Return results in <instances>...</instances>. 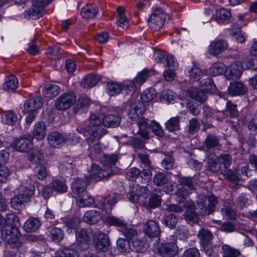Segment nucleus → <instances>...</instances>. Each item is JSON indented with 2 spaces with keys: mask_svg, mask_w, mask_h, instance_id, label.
<instances>
[{
  "mask_svg": "<svg viewBox=\"0 0 257 257\" xmlns=\"http://www.w3.org/2000/svg\"><path fill=\"white\" fill-rule=\"evenodd\" d=\"M231 18L230 12L224 8H221L216 10L215 20L219 24L223 23L228 21Z\"/></svg>",
  "mask_w": 257,
  "mask_h": 257,
  "instance_id": "31",
  "label": "nucleus"
},
{
  "mask_svg": "<svg viewBox=\"0 0 257 257\" xmlns=\"http://www.w3.org/2000/svg\"><path fill=\"white\" fill-rule=\"evenodd\" d=\"M64 233L62 229L58 227H54L50 230V237L52 240L55 242H59L64 238Z\"/></svg>",
  "mask_w": 257,
  "mask_h": 257,
  "instance_id": "54",
  "label": "nucleus"
},
{
  "mask_svg": "<svg viewBox=\"0 0 257 257\" xmlns=\"http://www.w3.org/2000/svg\"><path fill=\"white\" fill-rule=\"evenodd\" d=\"M89 175L91 179L98 181L102 178L109 177L112 174L108 171L101 170L98 165L93 164L89 172Z\"/></svg>",
  "mask_w": 257,
  "mask_h": 257,
  "instance_id": "19",
  "label": "nucleus"
},
{
  "mask_svg": "<svg viewBox=\"0 0 257 257\" xmlns=\"http://www.w3.org/2000/svg\"><path fill=\"white\" fill-rule=\"evenodd\" d=\"M117 247L122 252H129L131 249V242L124 238H119L117 240Z\"/></svg>",
  "mask_w": 257,
  "mask_h": 257,
  "instance_id": "59",
  "label": "nucleus"
},
{
  "mask_svg": "<svg viewBox=\"0 0 257 257\" xmlns=\"http://www.w3.org/2000/svg\"><path fill=\"white\" fill-rule=\"evenodd\" d=\"M144 231L150 237H157L161 233V229L157 222L150 220L144 225Z\"/></svg>",
  "mask_w": 257,
  "mask_h": 257,
  "instance_id": "15",
  "label": "nucleus"
},
{
  "mask_svg": "<svg viewBox=\"0 0 257 257\" xmlns=\"http://www.w3.org/2000/svg\"><path fill=\"white\" fill-rule=\"evenodd\" d=\"M157 95V92L153 88H150L144 90L141 95V98L145 102H149L154 99Z\"/></svg>",
  "mask_w": 257,
  "mask_h": 257,
  "instance_id": "52",
  "label": "nucleus"
},
{
  "mask_svg": "<svg viewBox=\"0 0 257 257\" xmlns=\"http://www.w3.org/2000/svg\"><path fill=\"white\" fill-rule=\"evenodd\" d=\"M179 117H173L169 119L166 123V128L170 132H174L179 129Z\"/></svg>",
  "mask_w": 257,
  "mask_h": 257,
  "instance_id": "53",
  "label": "nucleus"
},
{
  "mask_svg": "<svg viewBox=\"0 0 257 257\" xmlns=\"http://www.w3.org/2000/svg\"><path fill=\"white\" fill-rule=\"evenodd\" d=\"M80 222L81 219L79 217L75 216L68 219L65 223V225L67 228V231L69 233L71 232L72 230H75L76 231Z\"/></svg>",
  "mask_w": 257,
  "mask_h": 257,
  "instance_id": "49",
  "label": "nucleus"
},
{
  "mask_svg": "<svg viewBox=\"0 0 257 257\" xmlns=\"http://www.w3.org/2000/svg\"><path fill=\"white\" fill-rule=\"evenodd\" d=\"M41 225V222L39 219L32 217L25 222L24 228L28 232H34L37 230Z\"/></svg>",
  "mask_w": 257,
  "mask_h": 257,
  "instance_id": "34",
  "label": "nucleus"
},
{
  "mask_svg": "<svg viewBox=\"0 0 257 257\" xmlns=\"http://www.w3.org/2000/svg\"><path fill=\"white\" fill-rule=\"evenodd\" d=\"M103 115L99 113L91 114L89 122L91 127H82L78 126L77 132L83 135L89 143L99 140L102 136L106 134L107 131L103 128Z\"/></svg>",
  "mask_w": 257,
  "mask_h": 257,
  "instance_id": "1",
  "label": "nucleus"
},
{
  "mask_svg": "<svg viewBox=\"0 0 257 257\" xmlns=\"http://www.w3.org/2000/svg\"><path fill=\"white\" fill-rule=\"evenodd\" d=\"M177 98V95L171 90H165L160 94L161 100L168 103H174Z\"/></svg>",
  "mask_w": 257,
  "mask_h": 257,
  "instance_id": "41",
  "label": "nucleus"
},
{
  "mask_svg": "<svg viewBox=\"0 0 257 257\" xmlns=\"http://www.w3.org/2000/svg\"><path fill=\"white\" fill-rule=\"evenodd\" d=\"M46 55L51 60H57L62 58V52L57 46L49 47L46 51Z\"/></svg>",
  "mask_w": 257,
  "mask_h": 257,
  "instance_id": "45",
  "label": "nucleus"
},
{
  "mask_svg": "<svg viewBox=\"0 0 257 257\" xmlns=\"http://www.w3.org/2000/svg\"><path fill=\"white\" fill-rule=\"evenodd\" d=\"M50 185L54 190L59 193H64L67 190V186L65 182L61 180H54Z\"/></svg>",
  "mask_w": 257,
  "mask_h": 257,
  "instance_id": "46",
  "label": "nucleus"
},
{
  "mask_svg": "<svg viewBox=\"0 0 257 257\" xmlns=\"http://www.w3.org/2000/svg\"><path fill=\"white\" fill-rule=\"evenodd\" d=\"M200 84L203 88V90H204L207 93L211 92L215 87L213 80L209 77H207L201 81Z\"/></svg>",
  "mask_w": 257,
  "mask_h": 257,
  "instance_id": "62",
  "label": "nucleus"
},
{
  "mask_svg": "<svg viewBox=\"0 0 257 257\" xmlns=\"http://www.w3.org/2000/svg\"><path fill=\"white\" fill-rule=\"evenodd\" d=\"M103 122L104 126L114 127L120 124V117L114 114H107L103 116Z\"/></svg>",
  "mask_w": 257,
  "mask_h": 257,
  "instance_id": "33",
  "label": "nucleus"
},
{
  "mask_svg": "<svg viewBox=\"0 0 257 257\" xmlns=\"http://www.w3.org/2000/svg\"><path fill=\"white\" fill-rule=\"evenodd\" d=\"M89 103L90 100L87 96L80 97L76 101L74 110L75 113H80L85 111Z\"/></svg>",
  "mask_w": 257,
  "mask_h": 257,
  "instance_id": "36",
  "label": "nucleus"
},
{
  "mask_svg": "<svg viewBox=\"0 0 257 257\" xmlns=\"http://www.w3.org/2000/svg\"><path fill=\"white\" fill-rule=\"evenodd\" d=\"M106 90L108 94L113 96L120 93L122 90V86L115 82H108L106 84Z\"/></svg>",
  "mask_w": 257,
  "mask_h": 257,
  "instance_id": "50",
  "label": "nucleus"
},
{
  "mask_svg": "<svg viewBox=\"0 0 257 257\" xmlns=\"http://www.w3.org/2000/svg\"><path fill=\"white\" fill-rule=\"evenodd\" d=\"M52 0H34L32 7L24 13L26 19H37L42 17L45 13V7Z\"/></svg>",
  "mask_w": 257,
  "mask_h": 257,
  "instance_id": "5",
  "label": "nucleus"
},
{
  "mask_svg": "<svg viewBox=\"0 0 257 257\" xmlns=\"http://www.w3.org/2000/svg\"><path fill=\"white\" fill-rule=\"evenodd\" d=\"M197 236L200 240L201 244L209 242L213 237L212 233L209 230L204 228H202L199 231Z\"/></svg>",
  "mask_w": 257,
  "mask_h": 257,
  "instance_id": "47",
  "label": "nucleus"
},
{
  "mask_svg": "<svg viewBox=\"0 0 257 257\" xmlns=\"http://www.w3.org/2000/svg\"><path fill=\"white\" fill-rule=\"evenodd\" d=\"M46 135V126L43 121H38L35 123L33 136L37 140H43Z\"/></svg>",
  "mask_w": 257,
  "mask_h": 257,
  "instance_id": "25",
  "label": "nucleus"
},
{
  "mask_svg": "<svg viewBox=\"0 0 257 257\" xmlns=\"http://www.w3.org/2000/svg\"><path fill=\"white\" fill-rule=\"evenodd\" d=\"M2 234L5 241L13 248H18L21 246L19 239L20 232L17 227L6 226L4 227Z\"/></svg>",
  "mask_w": 257,
  "mask_h": 257,
  "instance_id": "4",
  "label": "nucleus"
},
{
  "mask_svg": "<svg viewBox=\"0 0 257 257\" xmlns=\"http://www.w3.org/2000/svg\"><path fill=\"white\" fill-rule=\"evenodd\" d=\"M34 174L38 179L43 180L47 177L48 172L44 166L38 164L34 169Z\"/></svg>",
  "mask_w": 257,
  "mask_h": 257,
  "instance_id": "57",
  "label": "nucleus"
},
{
  "mask_svg": "<svg viewBox=\"0 0 257 257\" xmlns=\"http://www.w3.org/2000/svg\"><path fill=\"white\" fill-rule=\"evenodd\" d=\"M101 215L99 212L95 210L86 211L83 217L84 222L88 224H95L101 219Z\"/></svg>",
  "mask_w": 257,
  "mask_h": 257,
  "instance_id": "29",
  "label": "nucleus"
},
{
  "mask_svg": "<svg viewBox=\"0 0 257 257\" xmlns=\"http://www.w3.org/2000/svg\"><path fill=\"white\" fill-rule=\"evenodd\" d=\"M66 138L60 133L54 132L49 134L47 140L49 145L54 148H60L63 145Z\"/></svg>",
  "mask_w": 257,
  "mask_h": 257,
  "instance_id": "21",
  "label": "nucleus"
},
{
  "mask_svg": "<svg viewBox=\"0 0 257 257\" xmlns=\"http://www.w3.org/2000/svg\"><path fill=\"white\" fill-rule=\"evenodd\" d=\"M246 90V86L241 82H231L228 88V92L232 96L243 94Z\"/></svg>",
  "mask_w": 257,
  "mask_h": 257,
  "instance_id": "23",
  "label": "nucleus"
},
{
  "mask_svg": "<svg viewBox=\"0 0 257 257\" xmlns=\"http://www.w3.org/2000/svg\"><path fill=\"white\" fill-rule=\"evenodd\" d=\"M54 257H80L78 252L71 248H64L58 250Z\"/></svg>",
  "mask_w": 257,
  "mask_h": 257,
  "instance_id": "48",
  "label": "nucleus"
},
{
  "mask_svg": "<svg viewBox=\"0 0 257 257\" xmlns=\"http://www.w3.org/2000/svg\"><path fill=\"white\" fill-rule=\"evenodd\" d=\"M227 48V43L222 40L212 42L209 46L208 52L210 54L216 56L224 51Z\"/></svg>",
  "mask_w": 257,
  "mask_h": 257,
  "instance_id": "20",
  "label": "nucleus"
},
{
  "mask_svg": "<svg viewBox=\"0 0 257 257\" xmlns=\"http://www.w3.org/2000/svg\"><path fill=\"white\" fill-rule=\"evenodd\" d=\"M76 101V96L72 92L60 95L55 101V107L59 110H64L71 107Z\"/></svg>",
  "mask_w": 257,
  "mask_h": 257,
  "instance_id": "7",
  "label": "nucleus"
},
{
  "mask_svg": "<svg viewBox=\"0 0 257 257\" xmlns=\"http://www.w3.org/2000/svg\"><path fill=\"white\" fill-rule=\"evenodd\" d=\"M76 199V203L80 207H88L92 204L94 200L87 193V191L75 196Z\"/></svg>",
  "mask_w": 257,
  "mask_h": 257,
  "instance_id": "26",
  "label": "nucleus"
},
{
  "mask_svg": "<svg viewBox=\"0 0 257 257\" xmlns=\"http://www.w3.org/2000/svg\"><path fill=\"white\" fill-rule=\"evenodd\" d=\"M43 104V98L42 97H33L27 100L24 104L25 112H36Z\"/></svg>",
  "mask_w": 257,
  "mask_h": 257,
  "instance_id": "17",
  "label": "nucleus"
},
{
  "mask_svg": "<svg viewBox=\"0 0 257 257\" xmlns=\"http://www.w3.org/2000/svg\"><path fill=\"white\" fill-rule=\"evenodd\" d=\"M119 196L115 194L107 195L104 199L97 201V206L106 213L109 212L117 202Z\"/></svg>",
  "mask_w": 257,
  "mask_h": 257,
  "instance_id": "10",
  "label": "nucleus"
},
{
  "mask_svg": "<svg viewBox=\"0 0 257 257\" xmlns=\"http://www.w3.org/2000/svg\"><path fill=\"white\" fill-rule=\"evenodd\" d=\"M5 226H12L14 227H17L19 224V218L14 213H10L7 214L6 217L5 218Z\"/></svg>",
  "mask_w": 257,
  "mask_h": 257,
  "instance_id": "63",
  "label": "nucleus"
},
{
  "mask_svg": "<svg viewBox=\"0 0 257 257\" xmlns=\"http://www.w3.org/2000/svg\"><path fill=\"white\" fill-rule=\"evenodd\" d=\"M100 78L98 75L90 74L86 75L81 81V86L85 88H91L95 85Z\"/></svg>",
  "mask_w": 257,
  "mask_h": 257,
  "instance_id": "30",
  "label": "nucleus"
},
{
  "mask_svg": "<svg viewBox=\"0 0 257 257\" xmlns=\"http://www.w3.org/2000/svg\"><path fill=\"white\" fill-rule=\"evenodd\" d=\"M178 221V217L174 214H171L164 216L163 218L162 222L168 227L174 228L176 227Z\"/></svg>",
  "mask_w": 257,
  "mask_h": 257,
  "instance_id": "51",
  "label": "nucleus"
},
{
  "mask_svg": "<svg viewBox=\"0 0 257 257\" xmlns=\"http://www.w3.org/2000/svg\"><path fill=\"white\" fill-rule=\"evenodd\" d=\"M59 170L64 174L72 175L77 172L75 164L70 157L63 158L59 165Z\"/></svg>",
  "mask_w": 257,
  "mask_h": 257,
  "instance_id": "13",
  "label": "nucleus"
},
{
  "mask_svg": "<svg viewBox=\"0 0 257 257\" xmlns=\"http://www.w3.org/2000/svg\"><path fill=\"white\" fill-rule=\"evenodd\" d=\"M119 156L116 154H111L110 155L102 154V156L98 160L104 165L109 166L115 165L118 160Z\"/></svg>",
  "mask_w": 257,
  "mask_h": 257,
  "instance_id": "42",
  "label": "nucleus"
},
{
  "mask_svg": "<svg viewBox=\"0 0 257 257\" xmlns=\"http://www.w3.org/2000/svg\"><path fill=\"white\" fill-rule=\"evenodd\" d=\"M166 14L161 8H156L150 15L148 23L152 31H159L164 26L166 19Z\"/></svg>",
  "mask_w": 257,
  "mask_h": 257,
  "instance_id": "6",
  "label": "nucleus"
},
{
  "mask_svg": "<svg viewBox=\"0 0 257 257\" xmlns=\"http://www.w3.org/2000/svg\"><path fill=\"white\" fill-rule=\"evenodd\" d=\"M35 188L29 185L25 187L20 193L13 197L11 201V206L16 210H22L25 207L31 197L34 194Z\"/></svg>",
  "mask_w": 257,
  "mask_h": 257,
  "instance_id": "3",
  "label": "nucleus"
},
{
  "mask_svg": "<svg viewBox=\"0 0 257 257\" xmlns=\"http://www.w3.org/2000/svg\"><path fill=\"white\" fill-rule=\"evenodd\" d=\"M98 12V8L94 4H87L81 10V14L85 19L94 17Z\"/></svg>",
  "mask_w": 257,
  "mask_h": 257,
  "instance_id": "28",
  "label": "nucleus"
},
{
  "mask_svg": "<svg viewBox=\"0 0 257 257\" xmlns=\"http://www.w3.org/2000/svg\"><path fill=\"white\" fill-rule=\"evenodd\" d=\"M102 148L99 143L95 144L93 147L90 149L89 157L91 159L99 160L102 156Z\"/></svg>",
  "mask_w": 257,
  "mask_h": 257,
  "instance_id": "56",
  "label": "nucleus"
},
{
  "mask_svg": "<svg viewBox=\"0 0 257 257\" xmlns=\"http://www.w3.org/2000/svg\"><path fill=\"white\" fill-rule=\"evenodd\" d=\"M76 238L78 245L81 250H85L88 248L91 237L85 229H77L76 231Z\"/></svg>",
  "mask_w": 257,
  "mask_h": 257,
  "instance_id": "12",
  "label": "nucleus"
},
{
  "mask_svg": "<svg viewBox=\"0 0 257 257\" xmlns=\"http://www.w3.org/2000/svg\"><path fill=\"white\" fill-rule=\"evenodd\" d=\"M187 73L190 80L193 81L199 80L201 77L203 76V73L201 70L195 65H192L190 67H188Z\"/></svg>",
  "mask_w": 257,
  "mask_h": 257,
  "instance_id": "37",
  "label": "nucleus"
},
{
  "mask_svg": "<svg viewBox=\"0 0 257 257\" xmlns=\"http://www.w3.org/2000/svg\"><path fill=\"white\" fill-rule=\"evenodd\" d=\"M242 71V64L239 62L236 61L226 68L225 75L229 80L236 79L240 77Z\"/></svg>",
  "mask_w": 257,
  "mask_h": 257,
  "instance_id": "11",
  "label": "nucleus"
},
{
  "mask_svg": "<svg viewBox=\"0 0 257 257\" xmlns=\"http://www.w3.org/2000/svg\"><path fill=\"white\" fill-rule=\"evenodd\" d=\"M153 182L156 185L161 186L168 183V178L165 173L159 172L154 176Z\"/></svg>",
  "mask_w": 257,
  "mask_h": 257,
  "instance_id": "60",
  "label": "nucleus"
},
{
  "mask_svg": "<svg viewBox=\"0 0 257 257\" xmlns=\"http://www.w3.org/2000/svg\"><path fill=\"white\" fill-rule=\"evenodd\" d=\"M222 257H239L240 252L239 250L227 244H224L221 247Z\"/></svg>",
  "mask_w": 257,
  "mask_h": 257,
  "instance_id": "38",
  "label": "nucleus"
},
{
  "mask_svg": "<svg viewBox=\"0 0 257 257\" xmlns=\"http://www.w3.org/2000/svg\"><path fill=\"white\" fill-rule=\"evenodd\" d=\"M43 94L47 98H51L58 95L60 92L59 86L54 84H47L43 88Z\"/></svg>",
  "mask_w": 257,
  "mask_h": 257,
  "instance_id": "27",
  "label": "nucleus"
},
{
  "mask_svg": "<svg viewBox=\"0 0 257 257\" xmlns=\"http://www.w3.org/2000/svg\"><path fill=\"white\" fill-rule=\"evenodd\" d=\"M32 143L30 139L23 138L20 139H14L10 147L20 152L28 151L32 146Z\"/></svg>",
  "mask_w": 257,
  "mask_h": 257,
  "instance_id": "16",
  "label": "nucleus"
},
{
  "mask_svg": "<svg viewBox=\"0 0 257 257\" xmlns=\"http://www.w3.org/2000/svg\"><path fill=\"white\" fill-rule=\"evenodd\" d=\"M203 90V88L200 89L192 87L188 90V93L190 97L195 99L196 100L203 102L206 100V95Z\"/></svg>",
  "mask_w": 257,
  "mask_h": 257,
  "instance_id": "32",
  "label": "nucleus"
},
{
  "mask_svg": "<svg viewBox=\"0 0 257 257\" xmlns=\"http://www.w3.org/2000/svg\"><path fill=\"white\" fill-rule=\"evenodd\" d=\"M141 103H139L138 105L137 102L133 101H128L125 104L124 109L132 121L138 119V116L144 113V108H141Z\"/></svg>",
  "mask_w": 257,
  "mask_h": 257,
  "instance_id": "8",
  "label": "nucleus"
},
{
  "mask_svg": "<svg viewBox=\"0 0 257 257\" xmlns=\"http://www.w3.org/2000/svg\"><path fill=\"white\" fill-rule=\"evenodd\" d=\"M131 250L136 252H143L147 250V244L141 239H138L137 237L133 240L131 242Z\"/></svg>",
  "mask_w": 257,
  "mask_h": 257,
  "instance_id": "43",
  "label": "nucleus"
},
{
  "mask_svg": "<svg viewBox=\"0 0 257 257\" xmlns=\"http://www.w3.org/2000/svg\"><path fill=\"white\" fill-rule=\"evenodd\" d=\"M136 122L139 127V131L137 133L140 134L143 138L146 139L148 138V130L149 128V123L148 120L141 115L138 116V118L132 120Z\"/></svg>",
  "mask_w": 257,
  "mask_h": 257,
  "instance_id": "22",
  "label": "nucleus"
},
{
  "mask_svg": "<svg viewBox=\"0 0 257 257\" xmlns=\"http://www.w3.org/2000/svg\"><path fill=\"white\" fill-rule=\"evenodd\" d=\"M219 139L214 135L208 134L204 141L202 146L205 151H209L220 147Z\"/></svg>",
  "mask_w": 257,
  "mask_h": 257,
  "instance_id": "18",
  "label": "nucleus"
},
{
  "mask_svg": "<svg viewBox=\"0 0 257 257\" xmlns=\"http://www.w3.org/2000/svg\"><path fill=\"white\" fill-rule=\"evenodd\" d=\"M184 206L187 208L184 215L186 220L189 223H196L198 221L199 218L196 209H197L198 212L202 215L211 214L210 212H209L208 206H206L205 202L202 200H200L198 202L196 207L194 203L192 201L186 202Z\"/></svg>",
  "mask_w": 257,
  "mask_h": 257,
  "instance_id": "2",
  "label": "nucleus"
},
{
  "mask_svg": "<svg viewBox=\"0 0 257 257\" xmlns=\"http://www.w3.org/2000/svg\"><path fill=\"white\" fill-rule=\"evenodd\" d=\"M95 248L97 250L106 251L109 246L108 236L104 233L98 232L94 236Z\"/></svg>",
  "mask_w": 257,
  "mask_h": 257,
  "instance_id": "14",
  "label": "nucleus"
},
{
  "mask_svg": "<svg viewBox=\"0 0 257 257\" xmlns=\"http://www.w3.org/2000/svg\"><path fill=\"white\" fill-rule=\"evenodd\" d=\"M28 158L33 163H40L44 158L42 152L38 148H33L28 153Z\"/></svg>",
  "mask_w": 257,
  "mask_h": 257,
  "instance_id": "35",
  "label": "nucleus"
},
{
  "mask_svg": "<svg viewBox=\"0 0 257 257\" xmlns=\"http://www.w3.org/2000/svg\"><path fill=\"white\" fill-rule=\"evenodd\" d=\"M117 16L116 18L117 24L118 27H127L128 20L124 14V10L123 7H119L117 9Z\"/></svg>",
  "mask_w": 257,
  "mask_h": 257,
  "instance_id": "44",
  "label": "nucleus"
},
{
  "mask_svg": "<svg viewBox=\"0 0 257 257\" xmlns=\"http://www.w3.org/2000/svg\"><path fill=\"white\" fill-rule=\"evenodd\" d=\"M2 121L7 124L12 125L17 121V114L11 110L5 111L1 116Z\"/></svg>",
  "mask_w": 257,
  "mask_h": 257,
  "instance_id": "39",
  "label": "nucleus"
},
{
  "mask_svg": "<svg viewBox=\"0 0 257 257\" xmlns=\"http://www.w3.org/2000/svg\"><path fill=\"white\" fill-rule=\"evenodd\" d=\"M218 158L216 157L215 158L212 157L208 159V164L211 171L217 172L220 170V164L218 163Z\"/></svg>",
  "mask_w": 257,
  "mask_h": 257,
  "instance_id": "64",
  "label": "nucleus"
},
{
  "mask_svg": "<svg viewBox=\"0 0 257 257\" xmlns=\"http://www.w3.org/2000/svg\"><path fill=\"white\" fill-rule=\"evenodd\" d=\"M221 212L223 216L226 219H232L235 218V213L228 204L224 205L223 207L221 210Z\"/></svg>",
  "mask_w": 257,
  "mask_h": 257,
  "instance_id": "61",
  "label": "nucleus"
},
{
  "mask_svg": "<svg viewBox=\"0 0 257 257\" xmlns=\"http://www.w3.org/2000/svg\"><path fill=\"white\" fill-rule=\"evenodd\" d=\"M157 243L158 246L155 247V249L157 250L162 257H174L178 253V247L175 242L165 243L160 247L158 243Z\"/></svg>",
  "mask_w": 257,
  "mask_h": 257,
  "instance_id": "9",
  "label": "nucleus"
},
{
  "mask_svg": "<svg viewBox=\"0 0 257 257\" xmlns=\"http://www.w3.org/2000/svg\"><path fill=\"white\" fill-rule=\"evenodd\" d=\"M18 84L17 78L14 75H10L7 78L4 84V89L8 92L14 91L17 89Z\"/></svg>",
  "mask_w": 257,
  "mask_h": 257,
  "instance_id": "40",
  "label": "nucleus"
},
{
  "mask_svg": "<svg viewBox=\"0 0 257 257\" xmlns=\"http://www.w3.org/2000/svg\"><path fill=\"white\" fill-rule=\"evenodd\" d=\"M179 182L183 186H187L190 190H194L197 184L195 179L188 177H179Z\"/></svg>",
  "mask_w": 257,
  "mask_h": 257,
  "instance_id": "55",
  "label": "nucleus"
},
{
  "mask_svg": "<svg viewBox=\"0 0 257 257\" xmlns=\"http://www.w3.org/2000/svg\"><path fill=\"white\" fill-rule=\"evenodd\" d=\"M224 70V65L220 63H216L209 68V73L213 76L222 74Z\"/></svg>",
  "mask_w": 257,
  "mask_h": 257,
  "instance_id": "58",
  "label": "nucleus"
},
{
  "mask_svg": "<svg viewBox=\"0 0 257 257\" xmlns=\"http://www.w3.org/2000/svg\"><path fill=\"white\" fill-rule=\"evenodd\" d=\"M89 183V181L87 179L86 181L79 179L75 180L73 182L71 187L72 192L75 195V196L86 191V187Z\"/></svg>",
  "mask_w": 257,
  "mask_h": 257,
  "instance_id": "24",
  "label": "nucleus"
}]
</instances>
